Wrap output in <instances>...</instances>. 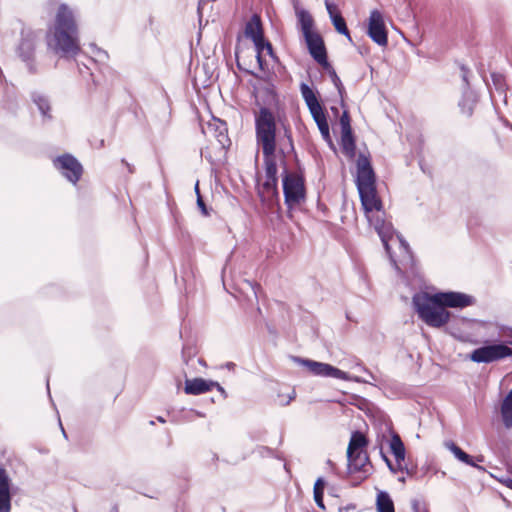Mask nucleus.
<instances>
[{
  "label": "nucleus",
  "instance_id": "423d86ee",
  "mask_svg": "<svg viewBox=\"0 0 512 512\" xmlns=\"http://www.w3.org/2000/svg\"><path fill=\"white\" fill-rule=\"evenodd\" d=\"M509 345L508 340L506 342L486 341L482 346L474 349L468 358L478 364H489L505 358H512V348Z\"/></svg>",
  "mask_w": 512,
  "mask_h": 512
},
{
  "label": "nucleus",
  "instance_id": "393cba45",
  "mask_svg": "<svg viewBox=\"0 0 512 512\" xmlns=\"http://www.w3.org/2000/svg\"><path fill=\"white\" fill-rule=\"evenodd\" d=\"M296 16L303 36L314 33V20L305 9H296Z\"/></svg>",
  "mask_w": 512,
  "mask_h": 512
},
{
  "label": "nucleus",
  "instance_id": "6e6d98bb",
  "mask_svg": "<svg viewBox=\"0 0 512 512\" xmlns=\"http://www.w3.org/2000/svg\"><path fill=\"white\" fill-rule=\"evenodd\" d=\"M350 509H355V505L349 504L346 507H340L339 512H342L343 510H350Z\"/></svg>",
  "mask_w": 512,
  "mask_h": 512
},
{
  "label": "nucleus",
  "instance_id": "ddd939ff",
  "mask_svg": "<svg viewBox=\"0 0 512 512\" xmlns=\"http://www.w3.org/2000/svg\"><path fill=\"white\" fill-rule=\"evenodd\" d=\"M303 37L310 56L319 65H328L327 50L322 36L318 32H314Z\"/></svg>",
  "mask_w": 512,
  "mask_h": 512
},
{
  "label": "nucleus",
  "instance_id": "69168bd1",
  "mask_svg": "<svg viewBox=\"0 0 512 512\" xmlns=\"http://www.w3.org/2000/svg\"><path fill=\"white\" fill-rule=\"evenodd\" d=\"M327 465H329L333 471L335 470V464L330 459L327 460Z\"/></svg>",
  "mask_w": 512,
  "mask_h": 512
},
{
  "label": "nucleus",
  "instance_id": "f257e3e1",
  "mask_svg": "<svg viewBox=\"0 0 512 512\" xmlns=\"http://www.w3.org/2000/svg\"><path fill=\"white\" fill-rule=\"evenodd\" d=\"M255 136L257 145L262 149L265 169L263 191H259V196L263 202H268L269 205L279 204L278 169L275 157L277 151V121L275 114L266 106L260 107L255 114Z\"/></svg>",
  "mask_w": 512,
  "mask_h": 512
},
{
  "label": "nucleus",
  "instance_id": "0eeeda50",
  "mask_svg": "<svg viewBox=\"0 0 512 512\" xmlns=\"http://www.w3.org/2000/svg\"><path fill=\"white\" fill-rule=\"evenodd\" d=\"M37 38L38 35L35 31L22 29L20 43L17 47V54L26 64L30 74H36L38 72L34 57Z\"/></svg>",
  "mask_w": 512,
  "mask_h": 512
},
{
  "label": "nucleus",
  "instance_id": "f704fd0d",
  "mask_svg": "<svg viewBox=\"0 0 512 512\" xmlns=\"http://www.w3.org/2000/svg\"><path fill=\"white\" fill-rule=\"evenodd\" d=\"M77 65H78V71H79L80 75L83 78H85L86 76L90 77L91 81H92V85L95 88L98 85V82L93 73V68L95 66H93L91 64L87 65V64H79V63Z\"/></svg>",
  "mask_w": 512,
  "mask_h": 512
},
{
  "label": "nucleus",
  "instance_id": "5701e85b",
  "mask_svg": "<svg viewBox=\"0 0 512 512\" xmlns=\"http://www.w3.org/2000/svg\"><path fill=\"white\" fill-rule=\"evenodd\" d=\"M390 450L393 456L395 457L399 469L403 470L401 463L405 460L406 450L400 436L395 432L392 433L391 435Z\"/></svg>",
  "mask_w": 512,
  "mask_h": 512
},
{
  "label": "nucleus",
  "instance_id": "2f4dec72",
  "mask_svg": "<svg viewBox=\"0 0 512 512\" xmlns=\"http://www.w3.org/2000/svg\"><path fill=\"white\" fill-rule=\"evenodd\" d=\"M215 126L216 137L219 144L222 146V148L228 147L231 142L227 135L226 123L218 120V123H216Z\"/></svg>",
  "mask_w": 512,
  "mask_h": 512
},
{
  "label": "nucleus",
  "instance_id": "5fc2aeb1",
  "mask_svg": "<svg viewBox=\"0 0 512 512\" xmlns=\"http://www.w3.org/2000/svg\"><path fill=\"white\" fill-rule=\"evenodd\" d=\"M295 398V392L293 391L292 394L288 396V399L285 403H283L284 406L288 405L293 399Z\"/></svg>",
  "mask_w": 512,
  "mask_h": 512
},
{
  "label": "nucleus",
  "instance_id": "09e8293b",
  "mask_svg": "<svg viewBox=\"0 0 512 512\" xmlns=\"http://www.w3.org/2000/svg\"><path fill=\"white\" fill-rule=\"evenodd\" d=\"M214 387L221 393L223 399L227 398L225 389L218 382L214 381Z\"/></svg>",
  "mask_w": 512,
  "mask_h": 512
},
{
  "label": "nucleus",
  "instance_id": "603ef678",
  "mask_svg": "<svg viewBox=\"0 0 512 512\" xmlns=\"http://www.w3.org/2000/svg\"><path fill=\"white\" fill-rule=\"evenodd\" d=\"M403 470L402 472H405L408 476H413L415 473L413 470L409 469L407 466H402Z\"/></svg>",
  "mask_w": 512,
  "mask_h": 512
},
{
  "label": "nucleus",
  "instance_id": "cd10ccee",
  "mask_svg": "<svg viewBox=\"0 0 512 512\" xmlns=\"http://www.w3.org/2000/svg\"><path fill=\"white\" fill-rule=\"evenodd\" d=\"M330 20L335 28V30L341 34L344 35L350 43H353L352 37L350 35V31L347 27L346 21L344 17L342 16L341 12H337L335 14L330 13Z\"/></svg>",
  "mask_w": 512,
  "mask_h": 512
},
{
  "label": "nucleus",
  "instance_id": "f3484780",
  "mask_svg": "<svg viewBox=\"0 0 512 512\" xmlns=\"http://www.w3.org/2000/svg\"><path fill=\"white\" fill-rule=\"evenodd\" d=\"M214 388L213 380L203 378L186 379L184 392L189 395H200Z\"/></svg>",
  "mask_w": 512,
  "mask_h": 512
},
{
  "label": "nucleus",
  "instance_id": "0e129e2a",
  "mask_svg": "<svg viewBox=\"0 0 512 512\" xmlns=\"http://www.w3.org/2000/svg\"><path fill=\"white\" fill-rule=\"evenodd\" d=\"M194 190H195L196 196L198 197V193H200V190H199V182H198V181H197V182H196V184H195Z\"/></svg>",
  "mask_w": 512,
  "mask_h": 512
},
{
  "label": "nucleus",
  "instance_id": "c85d7f7f",
  "mask_svg": "<svg viewBox=\"0 0 512 512\" xmlns=\"http://www.w3.org/2000/svg\"><path fill=\"white\" fill-rule=\"evenodd\" d=\"M376 509L378 512H395L393 500L388 492H378L376 497Z\"/></svg>",
  "mask_w": 512,
  "mask_h": 512
},
{
  "label": "nucleus",
  "instance_id": "6ab92c4d",
  "mask_svg": "<svg viewBox=\"0 0 512 512\" xmlns=\"http://www.w3.org/2000/svg\"><path fill=\"white\" fill-rule=\"evenodd\" d=\"M476 102L477 97L474 91L471 89H463L462 97L458 102L461 114L468 118L471 117L473 115Z\"/></svg>",
  "mask_w": 512,
  "mask_h": 512
},
{
  "label": "nucleus",
  "instance_id": "b1692460",
  "mask_svg": "<svg viewBox=\"0 0 512 512\" xmlns=\"http://www.w3.org/2000/svg\"><path fill=\"white\" fill-rule=\"evenodd\" d=\"M341 147L343 153L348 158H354L356 155V139L353 130L341 131Z\"/></svg>",
  "mask_w": 512,
  "mask_h": 512
},
{
  "label": "nucleus",
  "instance_id": "39448f33",
  "mask_svg": "<svg viewBox=\"0 0 512 512\" xmlns=\"http://www.w3.org/2000/svg\"><path fill=\"white\" fill-rule=\"evenodd\" d=\"M282 188L284 202L288 209H293L305 201L306 188L304 178L299 174L290 172L286 166L282 173Z\"/></svg>",
  "mask_w": 512,
  "mask_h": 512
},
{
  "label": "nucleus",
  "instance_id": "58836bf2",
  "mask_svg": "<svg viewBox=\"0 0 512 512\" xmlns=\"http://www.w3.org/2000/svg\"><path fill=\"white\" fill-rule=\"evenodd\" d=\"M196 354L195 349L191 346L184 345L182 348V359L186 365L189 364V361Z\"/></svg>",
  "mask_w": 512,
  "mask_h": 512
},
{
  "label": "nucleus",
  "instance_id": "052dcab7",
  "mask_svg": "<svg viewBox=\"0 0 512 512\" xmlns=\"http://www.w3.org/2000/svg\"><path fill=\"white\" fill-rule=\"evenodd\" d=\"M358 51L360 54L364 55V54L368 53V48L358 47Z\"/></svg>",
  "mask_w": 512,
  "mask_h": 512
},
{
  "label": "nucleus",
  "instance_id": "de8ad7c7",
  "mask_svg": "<svg viewBox=\"0 0 512 512\" xmlns=\"http://www.w3.org/2000/svg\"><path fill=\"white\" fill-rule=\"evenodd\" d=\"M256 60H257V63H258V66L260 68V70L264 71V66H265V60L264 58L262 57V54H256Z\"/></svg>",
  "mask_w": 512,
  "mask_h": 512
},
{
  "label": "nucleus",
  "instance_id": "ea45409f",
  "mask_svg": "<svg viewBox=\"0 0 512 512\" xmlns=\"http://www.w3.org/2000/svg\"><path fill=\"white\" fill-rule=\"evenodd\" d=\"M314 501L322 510H325V504H324V492L323 491H313Z\"/></svg>",
  "mask_w": 512,
  "mask_h": 512
},
{
  "label": "nucleus",
  "instance_id": "bf43d9fd",
  "mask_svg": "<svg viewBox=\"0 0 512 512\" xmlns=\"http://www.w3.org/2000/svg\"><path fill=\"white\" fill-rule=\"evenodd\" d=\"M502 332L506 336H512V328L502 329Z\"/></svg>",
  "mask_w": 512,
  "mask_h": 512
},
{
  "label": "nucleus",
  "instance_id": "a18cd8bd",
  "mask_svg": "<svg viewBox=\"0 0 512 512\" xmlns=\"http://www.w3.org/2000/svg\"><path fill=\"white\" fill-rule=\"evenodd\" d=\"M325 6L329 15L330 13L335 14L337 12H340L337 6L334 3L330 2L329 0H325Z\"/></svg>",
  "mask_w": 512,
  "mask_h": 512
},
{
  "label": "nucleus",
  "instance_id": "473e14b6",
  "mask_svg": "<svg viewBox=\"0 0 512 512\" xmlns=\"http://www.w3.org/2000/svg\"><path fill=\"white\" fill-rule=\"evenodd\" d=\"M321 66H322V68L324 70H326L328 72L331 81L333 82L334 86L338 90L339 94L342 96V94L345 91V89H344V86H343L340 78L338 77L335 69L332 67V65L330 64L329 61H328V65L327 64H323Z\"/></svg>",
  "mask_w": 512,
  "mask_h": 512
},
{
  "label": "nucleus",
  "instance_id": "c9c22d12",
  "mask_svg": "<svg viewBox=\"0 0 512 512\" xmlns=\"http://www.w3.org/2000/svg\"><path fill=\"white\" fill-rule=\"evenodd\" d=\"M255 453H257V455L261 458L273 457L277 459H282L275 450L268 446H257L255 448Z\"/></svg>",
  "mask_w": 512,
  "mask_h": 512
},
{
  "label": "nucleus",
  "instance_id": "20e7f679",
  "mask_svg": "<svg viewBox=\"0 0 512 512\" xmlns=\"http://www.w3.org/2000/svg\"><path fill=\"white\" fill-rule=\"evenodd\" d=\"M300 92L309 109V112L313 120L317 124V127L322 135V138L333 151H336V147L330 135V128L327 120V115L325 109L323 108L318 99L317 92H315L312 89V87H310L307 83L304 82L300 84Z\"/></svg>",
  "mask_w": 512,
  "mask_h": 512
},
{
  "label": "nucleus",
  "instance_id": "1a4fd4ad",
  "mask_svg": "<svg viewBox=\"0 0 512 512\" xmlns=\"http://www.w3.org/2000/svg\"><path fill=\"white\" fill-rule=\"evenodd\" d=\"M53 166L72 184H76L82 177L83 166L72 154L65 153L53 160Z\"/></svg>",
  "mask_w": 512,
  "mask_h": 512
},
{
  "label": "nucleus",
  "instance_id": "aec40b11",
  "mask_svg": "<svg viewBox=\"0 0 512 512\" xmlns=\"http://www.w3.org/2000/svg\"><path fill=\"white\" fill-rule=\"evenodd\" d=\"M244 34L252 42H256V40L264 34L262 20L258 14H253L246 23Z\"/></svg>",
  "mask_w": 512,
  "mask_h": 512
},
{
  "label": "nucleus",
  "instance_id": "37998d69",
  "mask_svg": "<svg viewBox=\"0 0 512 512\" xmlns=\"http://www.w3.org/2000/svg\"><path fill=\"white\" fill-rule=\"evenodd\" d=\"M326 486V481L323 477H318L315 481L313 491H323Z\"/></svg>",
  "mask_w": 512,
  "mask_h": 512
},
{
  "label": "nucleus",
  "instance_id": "dca6fc26",
  "mask_svg": "<svg viewBox=\"0 0 512 512\" xmlns=\"http://www.w3.org/2000/svg\"><path fill=\"white\" fill-rule=\"evenodd\" d=\"M11 481L7 471L0 467V512H9L11 508Z\"/></svg>",
  "mask_w": 512,
  "mask_h": 512
},
{
  "label": "nucleus",
  "instance_id": "13d9d810",
  "mask_svg": "<svg viewBox=\"0 0 512 512\" xmlns=\"http://www.w3.org/2000/svg\"><path fill=\"white\" fill-rule=\"evenodd\" d=\"M122 163H124V164L128 167V171H129L130 173H133V172H134V167H133V166H131L129 163H127L125 159H122Z\"/></svg>",
  "mask_w": 512,
  "mask_h": 512
},
{
  "label": "nucleus",
  "instance_id": "7c9ffc66",
  "mask_svg": "<svg viewBox=\"0 0 512 512\" xmlns=\"http://www.w3.org/2000/svg\"><path fill=\"white\" fill-rule=\"evenodd\" d=\"M255 46L256 53L262 54L264 50H266L267 54L275 61H278V57L276 56L273 46L269 40H267L264 36H260L256 42H253Z\"/></svg>",
  "mask_w": 512,
  "mask_h": 512
},
{
  "label": "nucleus",
  "instance_id": "4c0bfd02",
  "mask_svg": "<svg viewBox=\"0 0 512 512\" xmlns=\"http://www.w3.org/2000/svg\"><path fill=\"white\" fill-rule=\"evenodd\" d=\"M339 123H340L341 131L352 129L351 118H350L349 112L347 110L343 111L342 115L340 116Z\"/></svg>",
  "mask_w": 512,
  "mask_h": 512
},
{
  "label": "nucleus",
  "instance_id": "774afa93",
  "mask_svg": "<svg viewBox=\"0 0 512 512\" xmlns=\"http://www.w3.org/2000/svg\"><path fill=\"white\" fill-rule=\"evenodd\" d=\"M156 419H157V421H159L160 423H165V422H166L165 418H163L162 416H158Z\"/></svg>",
  "mask_w": 512,
  "mask_h": 512
},
{
  "label": "nucleus",
  "instance_id": "680f3d73",
  "mask_svg": "<svg viewBox=\"0 0 512 512\" xmlns=\"http://www.w3.org/2000/svg\"><path fill=\"white\" fill-rule=\"evenodd\" d=\"M505 484L508 488L512 489V479L511 478H508L506 481H505Z\"/></svg>",
  "mask_w": 512,
  "mask_h": 512
},
{
  "label": "nucleus",
  "instance_id": "79ce46f5",
  "mask_svg": "<svg viewBox=\"0 0 512 512\" xmlns=\"http://www.w3.org/2000/svg\"><path fill=\"white\" fill-rule=\"evenodd\" d=\"M196 202H197V206L200 209L202 215L209 216L210 215L209 209H208L207 205L205 204L201 193H198Z\"/></svg>",
  "mask_w": 512,
  "mask_h": 512
},
{
  "label": "nucleus",
  "instance_id": "412c9836",
  "mask_svg": "<svg viewBox=\"0 0 512 512\" xmlns=\"http://www.w3.org/2000/svg\"><path fill=\"white\" fill-rule=\"evenodd\" d=\"M445 447L454 455L456 459L459 461L465 463L466 465H469L471 467H475L478 470L484 471V467L477 465L474 462V459L471 455L466 453L463 449H461L456 443L453 441H446Z\"/></svg>",
  "mask_w": 512,
  "mask_h": 512
},
{
  "label": "nucleus",
  "instance_id": "a878e982",
  "mask_svg": "<svg viewBox=\"0 0 512 512\" xmlns=\"http://www.w3.org/2000/svg\"><path fill=\"white\" fill-rule=\"evenodd\" d=\"M367 445V437L361 431L356 430L351 434L347 448V455L351 456L354 451H364Z\"/></svg>",
  "mask_w": 512,
  "mask_h": 512
},
{
  "label": "nucleus",
  "instance_id": "4d7b16f0",
  "mask_svg": "<svg viewBox=\"0 0 512 512\" xmlns=\"http://www.w3.org/2000/svg\"><path fill=\"white\" fill-rule=\"evenodd\" d=\"M225 367L228 369V370H233L235 367H236V364L233 363V362H227L225 364Z\"/></svg>",
  "mask_w": 512,
  "mask_h": 512
},
{
  "label": "nucleus",
  "instance_id": "9d476101",
  "mask_svg": "<svg viewBox=\"0 0 512 512\" xmlns=\"http://www.w3.org/2000/svg\"><path fill=\"white\" fill-rule=\"evenodd\" d=\"M366 32L374 43L382 47L387 46L388 31L383 14L379 10L374 9L370 12Z\"/></svg>",
  "mask_w": 512,
  "mask_h": 512
},
{
  "label": "nucleus",
  "instance_id": "72a5a7b5",
  "mask_svg": "<svg viewBox=\"0 0 512 512\" xmlns=\"http://www.w3.org/2000/svg\"><path fill=\"white\" fill-rule=\"evenodd\" d=\"M491 79H492L493 86H494L495 90L499 93V95L505 96L506 83H505L504 76L500 73L493 72V73H491Z\"/></svg>",
  "mask_w": 512,
  "mask_h": 512
},
{
  "label": "nucleus",
  "instance_id": "6e6552de",
  "mask_svg": "<svg viewBox=\"0 0 512 512\" xmlns=\"http://www.w3.org/2000/svg\"><path fill=\"white\" fill-rule=\"evenodd\" d=\"M366 216L370 225L373 226L376 232L378 233L381 242L384 246V249L387 255L389 256L391 264L395 266L397 269H399L396 263V259L394 258L391 251V247L389 245V241L393 238L395 233L393 225L384 219L383 210L381 212H376V215L366 214Z\"/></svg>",
  "mask_w": 512,
  "mask_h": 512
},
{
  "label": "nucleus",
  "instance_id": "3c124183",
  "mask_svg": "<svg viewBox=\"0 0 512 512\" xmlns=\"http://www.w3.org/2000/svg\"><path fill=\"white\" fill-rule=\"evenodd\" d=\"M386 464H387V466H388L389 470H390L393 474H395L398 470H400V469H399V466L397 465V467H395V466L393 465V463L391 462V460H390V459H387V463H386Z\"/></svg>",
  "mask_w": 512,
  "mask_h": 512
},
{
  "label": "nucleus",
  "instance_id": "7ed1b4c3",
  "mask_svg": "<svg viewBox=\"0 0 512 512\" xmlns=\"http://www.w3.org/2000/svg\"><path fill=\"white\" fill-rule=\"evenodd\" d=\"M47 48L59 58L71 59L79 54L78 27L72 10L67 4H60L55 22L46 34Z\"/></svg>",
  "mask_w": 512,
  "mask_h": 512
},
{
  "label": "nucleus",
  "instance_id": "a211bd4d",
  "mask_svg": "<svg viewBox=\"0 0 512 512\" xmlns=\"http://www.w3.org/2000/svg\"><path fill=\"white\" fill-rule=\"evenodd\" d=\"M31 101L37 106L40 114L43 117L44 121H51L53 116L51 114V104L48 96L45 94L33 91L30 94Z\"/></svg>",
  "mask_w": 512,
  "mask_h": 512
},
{
  "label": "nucleus",
  "instance_id": "4be33fe9",
  "mask_svg": "<svg viewBox=\"0 0 512 512\" xmlns=\"http://www.w3.org/2000/svg\"><path fill=\"white\" fill-rule=\"evenodd\" d=\"M367 463H369V457L365 451H354L351 456L347 455L349 473L363 471Z\"/></svg>",
  "mask_w": 512,
  "mask_h": 512
},
{
  "label": "nucleus",
  "instance_id": "e2e57ef3",
  "mask_svg": "<svg viewBox=\"0 0 512 512\" xmlns=\"http://www.w3.org/2000/svg\"><path fill=\"white\" fill-rule=\"evenodd\" d=\"M361 368H362L363 371H365L366 373L369 374L371 379L375 380V376L370 371H368L365 367H361Z\"/></svg>",
  "mask_w": 512,
  "mask_h": 512
},
{
  "label": "nucleus",
  "instance_id": "8fccbe9b",
  "mask_svg": "<svg viewBox=\"0 0 512 512\" xmlns=\"http://www.w3.org/2000/svg\"><path fill=\"white\" fill-rule=\"evenodd\" d=\"M248 284L251 286V289H252V291L254 293V296L257 299L258 298V291L260 290V285L257 284V283H251V282H248Z\"/></svg>",
  "mask_w": 512,
  "mask_h": 512
},
{
  "label": "nucleus",
  "instance_id": "f8f14e48",
  "mask_svg": "<svg viewBox=\"0 0 512 512\" xmlns=\"http://www.w3.org/2000/svg\"><path fill=\"white\" fill-rule=\"evenodd\" d=\"M357 175L356 187L357 189L368 188L376 186V174L372 167L370 158L363 153L358 155L357 159Z\"/></svg>",
  "mask_w": 512,
  "mask_h": 512
},
{
  "label": "nucleus",
  "instance_id": "4468645a",
  "mask_svg": "<svg viewBox=\"0 0 512 512\" xmlns=\"http://www.w3.org/2000/svg\"><path fill=\"white\" fill-rule=\"evenodd\" d=\"M360 197V201L365 214H371L372 212H381L383 209L382 200L378 196L377 187H368L357 189Z\"/></svg>",
  "mask_w": 512,
  "mask_h": 512
},
{
  "label": "nucleus",
  "instance_id": "a19ab883",
  "mask_svg": "<svg viewBox=\"0 0 512 512\" xmlns=\"http://www.w3.org/2000/svg\"><path fill=\"white\" fill-rule=\"evenodd\" d=\"M411 506L413 512H429L426 505L421 503L418 499H412Z\"/></svg>",
  "mask_w": 512,
  "mask_h": 512
},
{
  "label": "nucleus",
  "instance_id": "bb28decb",
  "mask_svg": "<svg viewBox=\"0 0 512 512\" xmlns=\"http://www.w3.org/2000/svg\"><path fill=\"white\" fill-rule=\"evenodd\" d=\"M501 417L506 428L512 427V389L504 397L501 405Z\"/></svg>",
  "mask_w": 512,
  "mask_h": 512
},
{
  "label": "nucleus",
  "instance_id": "864d4df0",
  "mask_svg": "<svg viewBox=\"0 0 512 512\" xmlns=\"http://www.w3.org/2000/svg\"><path fill=\"white\" fill-rule=\"evenodd\" d=\"M403 470L402 472H405L408 476H413L415 473L413 470L409 469L407 466H402Z\"/></svg>",
  "mask_w": 512,
  "mask_h": 512
},
{
  "label": "nucleus",
  "instance_id": "2eb2a0df",
  "mask_svg": "<svg viewBox=\"0 0 512 512\" xmlns=\"http://www.w3.org/2000/svg\"><path fill=\"white\" fill-rule=\"evenodd\" d=\"M396 234L397 240L399 242V249L401 252V257L399 262L396 261L399 269H397L395 266L394 268L400 272L401 266L404 269H410L411 271L414 270L416 266L415 256L414 253L409 245V243L405 240V238L400 233H394Z\"/></svg>",
  "mask_w": 512,
  "mask_h": 512
},
{
  "label": "nucleus",
  "instance_id": "c756f323",
  "mask_svg": "<svg viewBox=\"0 0 512 512\" xmlns=\"http://www.w3.org/2000/svg\"><path fill=\"white\" fill-rule=\"evenodd\" d=\"M94 48V54L96 58H90L89 63L93 66H101L99 67L100 72L103 73V69H109V67L106 65V62L109 59V54L107 51L98 48L95 44L92 45Z\"/></svg>",
  "mask_w": 512,
  "mask_h": 512
},
{
  "label": "nucleus",
  "instance_id": "49530a36",
  "mask_svg": "<svg viewBox=\"0 0 512 512\" xmlns=\"http://www.w3.org/2000/svg\"><path fill=\"white\" fill-rule=\"evenodd\" d=\"M285 137L287 138V145L291 151H294V144L291 131L289 129H285Z\"/></svg>",
  "mask_w": 512,
  "mask_h": 512
},
{
  "label": "nucleus",
  "instance_id": "338daca9",
  "mask_svg": "<svg viewBox=\"0 0 512 512\" xmlns=\"http://www.w3.org/2000/svg\"><path fill=\"white\" fill-rule=\"evenodd\" d=\"M111 512H119V508H118V505H117V504H114V505L112 506Z\"/></svg>",
  "mask_w": 512,
  "mask_h": 512
},
{
  "label": "nucleus",
  "instance_id": "e433bc0d",
  "mask_svg": "<svg viewBox=\"0 0 512 512\" xmlns=\"http://www.w3.org/2000/svg\"><path fill=\"white\" fill-rule=\"evenodd\" d=\"M459 68H460V71H461V78H462V81H463V87H462V90L463 89H470V81H469V75H470V69L464 65V64H459Z\"/></svg>",
  "mask_w": 512,
  "mask_h": 512
},
{
  "label": "nucleus",
  "instance_id": "9b49d317",
  "mask_svg": "<svg viewBox=\"0 0 512 512\" xmlns=\"http://www.w3.org/2000/svg\"><path fill=\"white\" fill-rule=\"evenodd\" d=\"M293 359L295 362L305 366L314 376L331 377L336 379L348 378L347 372L342 371L331 364L318 362L301 357H293Z\"/></svg>",
  "mask_w": 512,
  "mask_h": 512
},
{
  "label": "nucleus",
  "instance_id": "f03ea898",
  "mask_svg": "<svg viewBox=\"0 0 512 512\" xmlns=\"http://www.w3.org/2000/svg\"><path fill=\"white\" fill-rule=\"evenodd\" d=\"M475 303V297L459 291L418 292L412 297L418 317L434 328H441L449 322L451 314L446 308L464 309Z\"/></svg>",
  "mask_w": 512,
  "mask_h": 512
},
{
  "label": "nucleus",
  "instance_id": "c03bdc74",
  "mask_svg": "<svg viewBox=\"0 0 512 512\" xmlns=\"http://www.w3.org/2000/svg\"><path fill=\"white\" fill-rule=\"evenodd\" d=\"M347 377L348 378H341V379L345 380V381H353V382H356V383H370L369 380L363 379V378H361L359 376H352L349 373H347Z\"/></svg>",
  "mask_w": 512,
  "mask_h": 512
}]
</instances>
